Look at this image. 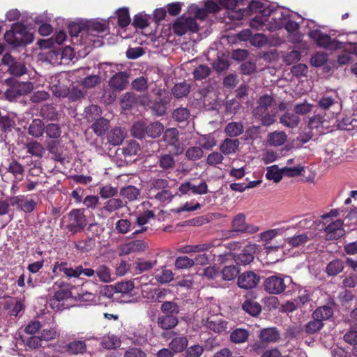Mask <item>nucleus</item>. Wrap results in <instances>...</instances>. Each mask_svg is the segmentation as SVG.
I'll list each match as a JSON object with an SVG mask.
<instances>
[{
  "instance_id": "obj_51",
  "label": "nucleus",
  "mask_w": 357,
  "mask_h": 357,
  "mask_svg": "<svg viewBox=\"0 0 357 357\" xmlns=\"http://www.w3.org/2000/svg\"><path fill=\"white\" fill-rule=\"evenodd\" d=\"M118 18V25L121 28L126 27L130 22L129 10L127 8H119L116 11Z\"/></svg>"
},
{
  "instance_id": "obj_55",
  "label": "nucleus",
  "mask_w": 357,
  "mask_h": 357,
  "mask_svg": "<svg viewBox=\"0 0 357 357\" xmlns=\"http://www.w3.org/2000/svg\"><path fill=\"white\" fill-rule=\"evenodd\" d=\"M84 113L89 122L93 121L100 117L101 109L96 105H91L85 109Z\"/></svg>"
},
{
  "instance_id": "obj_4",
  "label": "nucleus",
  "mask_w": 357,
  "mask_h": 357,
  "mask_svg": "<svg viewBox=\"0 0 357 357\" xmlns=\"http://www.w3.org/2000/svg\"><path fill=\"white\" fill-rule=\"evenodd\" d=\"M66 218L67 223L61 227L67 229L71 234L82 231L87 225V218L83 209H73L68 213Z\"/></svg>"
},
{
  "instance_id": "obj_8",
  "label": "nucleus",
  "mask_w": 357,
  "mask_h": 357,
  "mask_svg": "<svg viewBox=\"0 0 357 357\" xmlns=\"http://www.w3.org/2000/svg\"><path fill=\"white\" fill-rule=\"evenodd\" d=\"M264 3L252 1L249 3L248 7L245 9H240L238 11H231L230 14L231 18L234 20H241L246 17H252L253 15L264 13Z\"/></svg>"
},
{
  "instance_id": "obj_23",
  "label": "nucleus",
  "mask_w": 357,
  "mask_h": 357,
  "mask_svg": "<svg viewBox=\"0 0 357 357\" xmlns=\"http://www.w3.org/2000/svg\"><path fill=\"white\" fill-rule=\"evenodd\" d=\"M250 335V333L248 330L243 328H236L230 333L229 340L234 344H241L246 342Z\"/></svg>"
},
{
  "instance_id": "obj_49",
  "label": "nucleus",
  "mask_w": 357,
  "mask_h": 357,
  "mask_svg": "<svg viewBox=\"0 0 357 357\" xmlns=\"http://www.w3.org/2000/svg\"><path fill=\"white\" fill-rule=\"evenodd\" d=\"M3 307L9 310L10 316L17 317L21 311L24 310L25 305L23 301L18 300L15 303L6 302Z\"/></svg>"
},
{
  "instance_id": "obj_14",
  "label": "nucleus",
  "mask_w": 357,
  "mask_h": 357,
  "mask_svg": "<svg viewBox=\"0 0 357 357\" xmlns=\"http://www.w3.org/2000/svg\"><path fill=\"white\" fill-rule=\"evenodd\" d=\"M256 251V245L248 244L241 253L234 257L235 262L238 265H247L254 260V254Z\"/></svg>"
},
{
  "instance_id": "obj_15",
  "label": "nucleus",
  "mask_w": 357,
  "mask_h": 357,
  "mask_svg": "<svg viewBox=\"0 0 357 357\" xmlns=\"http://www.w3.org/2000/svg\"><path fill=\"white\" fill-rule=\"evenodd\" d=\"M86 27V36L87 37H96L100 33H104L108 26V23L105 20L102 21H88L84 23Z\"/></svg>"
},
{
  "instance_id": "obj_7",
  "label": "nucleus",
  "mask_w": 357,
  "mask_h": 357,
  "mask_svg": "<svg viewBox=\"0 0 357 357\" xmlns=\"http://www.w3.org/2000/svg\"><path fill=\"white\" fill-rule=\"evenodd\" d=\"M140 151V146L139 143L135 140L127 142L121 148H118L116 154L121 160H124L126 163L135 161L132 157L137 155Z\"/></svg>"
},
{
  "instance_id": "obj_50",
  "label": "nucleus",
  "mask_w": 357,
  "mask_h": 357,
  "mask_svg": "<svg viewBox=\"0 0 357 357\" xmlns=\"http://www.w3.org/2000/svg\"><path fill=\"white\" fill-rule=\"evenodd\" d=\"M120 195L131 202L137 199L139 190L133 185H128L121 189Z\"/></svg>"
},
{
  "instance_id": "obj_28",
  "label": "nucleus",
  "mask_w": 357,
  "mask_h": 357,
  "mask_svg": "<svg viewBox=\"0 0 357 357\" xmlns=\"http://www.w3.org/2000/svg\"><path fill=\"white\" fill-rule=\"evenodd\" d=\"M124 131L119 127H114L107 135V143L112 146H118L125 139Z\"/></svg>"
},
{
  "instance_id": "obj_11",
  "label": "nucleus",
  "mask_w": 357,
  "mask_h": 357,
  "mask_svg": "<svg viewBox=\"0 0 357 357\" xmlns=\"http://www.w3.org/2000/svg\"><path fill=\"white\" fill-rule=\"evenodd\" d=\"M58 351L69 355H84L87 352V345L85 340H75L65 346L59 345Z\"/></svg>"
},
{
  "instance_id": "obj_46",
  "label": "nucleus",
  "mask_w": 357,
  "mask_h": 357,
  "mask_svg": "<svg viewBox=\"0 0 357 357\" xmlns=\"http://www.w3.org/2000/svg\"><path fill=\"white\" fill-rule=\"evenodd\" d=\"M164 132V126L158 122H153L146 126V135L152 138L159 137Z\"/></svg>"
},
{
  "instance_id": "obj_24",
  "label": "nucleus",
  "mask_w": 357,
  "mask_h": 357,
  "mask_svg": "<svg viewBox=\"0 0 357 357\" xmlns=\"http://www.w3.org/2000/svg\"><path fill=\"white\" fill-rule=\"evenodd\" d=\"M147 248L146 243L142 240H135L130 241L122 247L121 251L124 255L133 252H141Z\"/></svg>"
},
{
  "instance_id": "obj_10",
  "label": "nucleus",
  "mask_w": 357,
  "mask_h": 357,
  "mask_svg": "<svg viewBox=\"0 0 357 357\" xmlns=\"http://www.w3.org/2000/svg\"><path fill=\"white\" fill-rule=\"evenodd\" d=\"M178 135V130L172 128L167 129L162 137L163 141L173 148V152L176 155L181 154L184 151L183 144L179 142Z\"/></svg>"
},
{
  "instance_id": "obj_62",
  "label": "nucleus",
  "mask_w": 357,
  "mask_h": 357,
  "mask_svg": "<svg viewBox=\"0 0 357 357\" xmlns=\"http://www.w3.org/2000/svg\"><path fill=\"white\" fill-rule=\"evenodd\" d=\"M195 261L187 256L178 257L175 261V266L177 269H187L193 266Z\"/></svg>"
},
{
  "instance_id": "obj_41",
  "label": "nucleus",
  "mask_w": 357,
  "mask_h": 357,
  "mask_svg": "<svg viewBox=\"0 0 357 357\" xmlns=\"http://www.w3.org/2000/svg\"><path fill=\"white\" fill-rule=\"evenodd\" d=\"M310 240L306 234L296 235L287 238V243L292 248H298L306 244Z\"/></svg>"
},
{
  "instance_id": "obj_19",
  "label": "nucleus",
  "mask_w": 357,
  "mask_h": 357,
  "mask_svg": "<svg viewBox=\"0 0 357 357\" xmlns=\"http://www.w3.org/2000/svg\"><path fill=\"white\" fill-rule=\"evenodd\" d=\"M158 166L165 172H171L176 167L174 155L171 153H161L158 157Z\"/></svg>"
},
{
  "instance_id": "obj_57",
  "label": "nucleus",
  "mask_w": 357,
  "mask_h": 357,
  "mask_svg": "<svg viewBox=\"0 0 357 357\" xmlns=\"http://www.w3.org/2000/svg\"><path fill=\"white\" fill-rule=\"evenodd\" d=\"M40 113L43 118L47 120H56L58 116L56 108L49 104L45 105L42 107Z\"/></svg>"
},
{
  "instance_id": "obj_16",
  "label": "nucleus",
  "mask_w": 357,
  "mask_h": 357,
  "mask_svg": "<svg viewBox=\"0 0 357 357\" xmlns=\"http://www.w3.org/2000/svg\"><path fill=\"white\" fill-rule=\"evenodd\" d=\"M343 221L340 219L336 220L326 227L324 231L326 233V239L337 240L344 235V230L342 228Z\"/></svg>"
},
{
  "instance_id": "obj_38",
  "label": "nucleus",
  "mask_w": 357,
  "mask_h": 357,
  "mask_svg": "<svg viewBox=\"0 0 357 357\" xmlns=\"http://www.w3.org/2000/svg\"><path fill=\"white\" fill-rule=\"evenodd\" d=\"M243 310L252 317L258 316L261 311V305L250 299H248L242 304Z\"/></svg>"
},
{
  "instance_id": "obj_31",
  "label": "nucleus",
  "mask_w": 357,
  "mask_h": 357,
  "mask_svg": "<svg viewBox=\"0 0 357 357\" xmlns=\"http://www.w3.org/2000/svg\"><path fill=\"white\" fill-rule=\"evenodd\" d=\"M287 135L283 131H274L267 135V143L271 146H280L287 140Z\"/></svg>"
},
{
  "instance_id": "obj_36",
  "label": "nucleus",
  "mask_w": 357,
  "mask_h": 357,
  "mask_svg": "<svg viewBox=\"0 0 357 357\" xmlns=\"http://www.w3.org/2000/svg\"><path fill=\"white\" fill-rule=\"evenodd\" d=\"M188 340L185 336L176 337L169 342V347L174 353H181L185 350Z\"/></svg>"
},
{
  "instance_id": "obj_56",
  "label": "nucleus",
  "mask_w": 357,
  "mask_h": 357,
  "mask_svg": "<svg viewBox=\"0 0 357 357\" xmlns=\"http://www.w3.org/2000/svg\"><path fill=\"white\" fill-rule=\"evenodd\" d=\"M324 325L321 320L313 319L305 325V331L307 334H314L319 332L324 327Z\"/></svg>"
},
{
  "instance_id": "obj_53",
  "label": "nucleus",
  "mask_w": 357,
  "mask_h": 357,
  "mask_svg": "<svg viewBox=\"0 0 357 357\" xmlns=\"http://www.w3.org/2000/svg\"><path fill=\"white\" fill-rule=\"evenodd\" d=\"M310 294L308 292L306 289H301L299 291V295L298 297L294 300V302L296 303V305L294 303H291L292 307H291V310H294L296 309L297 307L305 305V303H308L310 301Z\"/></svg>"
},
{
  "instance_id": "obj_44",
  "label": "nucleus",
  "mask_w": 357,
  "mask_h": 357,
  "mask_svg": "<svg viewBox=\"0 0 357 357\" xmlns=\"http://www.w3.org/2000/svg\"><path fill=\"white\" fill-rule=\"evenodd\" d=\"M160 310L163 314H172L178 316L181 311L180 306L174 301H165L160 306Z\"/></svg>"
},
{
  "instance_id": "obj_59",
  "label": "nucleus",
  "mask_w": 357,
  "mask_h": 357,
  "mask_svg": "<svg viewBox=\"0 0 357 357\" xmlns=\"http://www.w3.org/2000/svg\"><path fill=\"white\" fill-rule=\"evenodd\" d=\"M96 273L99 280L103 282H109L111 280V271L106 265H100L96 270Z\"/></svg>"
},
{
  "instance_id": "obj_12",
  "label": "nucleus",
  "mask_w": 357,
  "mask_h": 357,
  "mask_svg": "<svg viewBox=\"0 0 357 357\" xmlns=\"http://www.w3.org/2000/svg\"><path fill=\"white\" fill-rule=\"evenodd\" d=\"M260 281V277L252 271H246L239 275L238 285L241 289H250L255 288Z\"/></svg>"
},
{
  "instance_id": "obj_34",
  "label": "nucleus",
  "mask_w": 357,
  "mask_h": 357,
  "mask_svg": "<svg viewBox=\"0 0 357 357\" xmlns=\"http://www.w3.org/2000/svg\"><path fill=\"white\" fill-rule=\"evenodd\" d=\"M127 205V202H125L119 198H110L104 203L102 210L107 211L108 213H112L120 208H122Z\"/></svg>"
},
{
  "instance_id": "obj_30",
  "label": "nucleus",
  "mask_w": 357,
  "mask_h": 357,
  "mask_svg": "<svg viewBox=\"0 0 357 357\" xmlns=\"http://www.w3.org/2000/svg\"><path fill=\"white\" fill-rule=\"evenodd\" d=\"M244 126L242 122L232 121L228 123L224 129L225 135L230 138L236 137L243 133Z\"/></svg>"
},
{
  "instance_id": "obj_60",
  "label": "nucleus",
  "mask_w": 357,
  "mask_h": 357,
  "mask_svg": "<svg viewBox=\"0 0 357 357\" xmlns=\"http://www.w3.org/2000/svg\"><path fill=\"white\" fill-rule=\"evenodd\" d=\"M131 132L135 137L142 139L146 135V126L143 122H136L131 128Z\"/></svg>"
},
{
  "instance_id": "obj_40",
  "label": "nucleus",
  "mask_w": 357,
  "mask_h": 357,
  "mask_svg": "<svg viewBox=\"0 0 357 357\" xmlns=\"http://www.w3.org/2000/svg\"><path fill=\"white\" fill-rule=\"evenodd\" d=\"M190 88V84L183 82L175 84L172 89V92L175 98H181L188 95Z\"/></svg>"
},
{
  "instance_id": "obj_3",
  "label": "nucleus",
  "mask_w": 357,
  "mask_h": 357,
  "mask_svg": "<svg viewBox=\"0 0 357 357\" xmlns=\"http://www.w3.org/2000/svg\"><path fill=\"white\" fill-rule=\"evenodd\" d=\"M273 102V98L271 96L265 94L258 100V105L253 109V116L261 121L264 126L272 125L275 119V116L269 113L268 108Z\"/></svg>"
},
{
  "instance_id": "obj_52",
  "label": "nucleus",
  "mask_w": 357,
  "mask_h": 357,
  "mask_svg": "<svg viewBox=\"0 0 357 357\" xmlns=\"http://www.w3.org/2000/svg\"><path fill=\"white\" fill-rule=\"evenodd\" d=\"M268 19V17L264 13L257 14L251 17L250 25L253 29H262Z\"/></svg>"
},
{
  "instance_id": "obj_61",
  "label": "nucleus",
  "mask_w": 357,
  "mask_h": 357,
  "mask_svg": "<svg viewBox=\"0 0 357 357\" xmlns=\"http://www.w3.org/2000/svg\"><path fill=\"white\" fill-rule=\"evenodd\" d=\"M155 278L160 283H168L173 280L174 274L171 270L163 268L155 274Z\"/></svg>"
},
{
  "instance_id": "obj_33",
  "label": "nucleus",
  "mask_w": 357,
  "mask_h": 357,
  "mask_svg": "<svg viewBox=\"0 0 357 357\" xmlns=\"http://www.w3.org/2000/svg\"><path fill=\"white\" fill-rule=\"evenodd\" d=\"M110 122L109 120L100 117L95 120V122L91 125V129L93 132L98 137L105 135V132L109 128Z\"/></svg>"
},
{
  "instance_id": "obj_18",
  "label": "nucleus",
  "mask_w": 357,
  "mask_h": 357,
  "mask_svg": "<svg viewBox=\"0 0 357 357\" xmlns=\"http://www.w3.org/2000/svg\"><path fill=\"white\" fill-rule=\"evenodd\" d=\"M128 83V75L126 72L114 75L109 81V86L115 91L123 90Z\"/></svg>"
},
{
  "instance_id": "obj_43",
  "label": "nucleus",
  "mask_w": 357,
  "mask_h": 357,
  "mask_svg": "<svg viewBox=\"0 0 357 357\" xmlns=\"http://www.w3.org/2000/svg\"><path fill=\"white\" fill-rule=\"evenodd\" d=\"M27 153L31 155L36 157H42L45 152V149L42 144L37 141L31 140L25 145Z\"/></svg>"
},
{
  "instance_id": "obj_2",
  "label": "nucleus",
  "mask_w": 357,
  "mask_h": 357,
  "mask_svg": "<svg viewBox=\"0 0 357 357\" xmlns=\"http://www.w3.org/2000/svg\"><path fill=\"white\" fill-rule=\"evenodd\" d=\"M8 89L4 92L6 99L10 102L15 101L17 98L29 93L33 89L30 82H20L15 77H9L4 80Z\"/></svg>"
},
{
  "instance_id": "obj_42",
  "label": "nucleus",
  "mask_w": 357,
  "mask_h": 357,
  "mask_svg": "<svg viewBox=\"0 0 357 357\" xmlns=\"http://www.w3.org/2000/svg\"><path fill=\"white\" fill-rule=\"evenodd\" d=\"M101 344L106 349H115L121 344V340L114 335L103 337Z\"/></svg>"
},
{
  "instance_id": "obj_27",
  "label": "nucleus",
  "mask_w": 357,
  "mask_h": 357,
  "mask_svg": "<svg viewBox=\"0 0 357 357\" xmlns=\"http://www.w3.org/2000/svg\"><path fill=\"white\" fill-rule=\"evenodd\" d=\"M219 248L217 247V249H211L208 252H204L202 254L197 255L195 259V264L197 265H205L209 263L211 261H215V257L221 256V253L218 251Z\"/></svg>"
},
{
  "instance_id": "obj_45",
  "label": "nucleus",
  "mask_w": 357,
  "mask_h": 357,
  "mask_svg": "<svg viewBox=\"0 0 357 357\" xmlns=\"http://www.w3.org/2000/svg\"><path fill=\"white\" fill-rule=\"evenodd\" d=\"M61 272L68 278H79V265L73 267L70 264L64 261L61 264Z\"/></svg>"
},
{
  "instance_id": "obj_63",
  "label": "nucleus",
  "mask_w": 357,
  "mask_h": 357,
  "mask_svg": "<svg viewBox=\"0 0 357 357\" xmlns=\"http://www.w3.org/2000/svg\"><path fill=\"white\" fill-rule=\"evenodd\" d=\"M24 345L31 349H37L42 347V339L40 336L31 335L22 339Z\"/></svg>"
},
{
  "instance_id": "obj_22",
  "label": "nucleus",
  "mask_w": 357,
  "mask_h": 357,
  "mask_svg": "<svg viewBox=\"0 0 357 357\" xmlns=\"http://www.w3.org/2000/svg\"><path fill=\"white\" fill-rule=\"evenodd\" d=\"M74 247L78 252L87 253L96 247V239L94 237H86L79 239L73 243Z\"/></svg>"
},
{
  "instance_id": "obj_48",
  "label": "nucleus",
  "mask_w": 357,
  "mask_h": 357,
  "mask_svg": "<svg viewBox=\"0 0 357 357\" xmlns=\"http://www.w3.org/2000/svg\"><path fill=\"white\" fill-rule=\"evenodd\" d=\"M282 168L279 169L277 165H273L267 167L266 178L268 180H273L275 183H278L282 180Z\"/></svg>"
},
{
  "instance_id": "obj_13",
  "label": "nucleus",
  "mask_w": 357,
  "mask_h": 357,
  "mask_svg": "<svg viewBox=\"0 0 357 357\" xmlns=\"http://www.w3.org/2000/svg\"><path fill=\"white\" fill-rule=\"evenodd\" d=\"M2 61L4 64L9 66L8 72L15 77H20L26 73L25 65L22 62L15 61L10 54H6Z\"/></svg>"
},
{
  "instance_id": "obj_21",
  "label": "nucleus",
  "mask_w": 357,
  "mask_h": 357,
  "mask_svg": "<svg viewBox=\"0 0 357 357\" xmlns=\"http://www.w3.org/2000/svg\"><path fill=\"white\" fill-rule=\"evenodd\" d=\"M309 36L319 47L328 48L331 45V38L318 29L310 31L309 32Z\"/></svg>"
},
{
  "instance_id": "obj_37",
  "label": "nucleus",
  "mask_w": 357,
  "mask_h": 357,
  "mask_svg": "<svg viewBox=\"0 0 357 357\" xmlns=\"http://www.w3.org/2000/svg\"><path fill=\"white\" fill-rule=\"evenodd\" d=\"M344 268L343 261L336 259L330 261L326 268V273L328 276H336L340 273Z\"/></svg>"
},
{
  "instance_id": "obj_25",
  "label": "nucleus",
  "mask_w": 357,
  "mask_h": 357,
  "mask_svg": "<svg viewBox=\"0 0 357 357\" xmlns=\"http://www.w3.org/2000/svg\"><path fill=\"white\" fill-rule=\"evenodd\" d=\"M178 324V317L172 314L161 315L158 319V326L162 330H171Z\"/></svg>"
},
{
  "instance_id": "obj_54",
  "label": "nucleus",
  "mask_w": 357,
  "mask_h": 357,
  "mask_svg": "<svg viewBox=\"0 0 357 357\" xmlns=\"http://www.w3.org/2000/svg\"><path fill=\"white\" fill-rule=\"evenodd\" d=\"M239 273V269L234 265L225 266L220 273V277L224 280H234Z\"/></svg>"
},
{
  "instance_id": "obj_64",
  "label": "nucleus",
  "mask_w": 357,
  "mask_h": 357,
  "mask_svg": "<svg viewBox=\"0 0 357 357\" xmlns=\"http://www.w3.org/2000/svg\"><path fill=\"white\" fill-rule=\"evenodd\" d=\"M204 349L200 344H194L189 347H186L185 350V357H200Z\"/></svg>"
},
{
  "instance_id": "obj_26",
  "label": "nucleus",
  "mask_w": 357,
  "mask_h": 357,
  "mask_svg": "<svg viewBox=\"0 0 357 357\" xmlns=\"http://www.w3.org/2000/svg\"><path fill=\"white\" fill-rule=\"evenodd\" d=\"M228 322L221 318L213 317L208 318L206 321V327L215 333H220L227 328Z\"/></svg>"
},
{
  "instance_id": "obj_20",
  "label": "nucleus",
  "mask_w": 357,
  "mask_h": 357,
  "mask_svg": "<svg viewBox=\"0 0 357 357\" xmlns=\"http://www.w3.org/2000/svg\"><path fill=\"white\" fill-rule=\"evenodd\" d=\"M239 145V139L227 137L220 144L219 150L223 155H229L237 151Z\"/></svg>"
},
{
  "instance_id": "obj_47",
  "label": "nucleus",
  "mask_w": 357,
  "mask_h": 357,
  "mask_svg": "<svg viewBox=\"0 0 357 357\" xmlns=\"http://www.w3.org/2000/svg\"><path fill=\"white\" fill-rule=\"evenodd\" d=\"M190 116V113L187 107H178L172 112V118L178 123H185Z\"/></svg>"
},
{
  "instance_id": "obj_5",
  "label": "nucleus",
  "mask_w": 357,
  "mask_h": 357,
  "mask_svg": "<svg viewBox=\"0 0 357 357\" xmlns=\"http://www.w3.org/2000/svg\"><path fill=\"white\" fill-rule=\"evenodd\" d=\"M285 280L289 282L291 279L289 276L282 277L278 275L268 277L264 284V289L271 294H280L284 291L287 288Z\"/></svg>"
},
{
  "instance_id": "obj_9",
  "label": "nucleus",
  "mask_w": 357,
  "mask_h": 357,
  "mask_svg": "<svg viewBox=\"0 0 357 357\" xmlns=\"http://www.w3.org/2000/svg\"><path fill=\"white\" fill-rule=\"evenodd\" d=\"M232 233L240 232V233H248L255 234L259 231L258 227L247 224L245 222V214L240 213L235 215L231 222Z\"/></svg>"
},
{
  "instance_id": "obj_39",
  "label": "nucleus",
  "mask_w": 357,
  "mask_h": 357,
  "mask_svg": "<svg viewBox=\"0 0 357 357\" xmlns=\"http://www.w3.org/2000/svg\"><path fill=\"white\" fill-rule=\"evenodd\" d=\"M45 125L43 121L38 119H33L30 124L28 132L33 137L38 138L43 135Z\"/></svg>"
},
{
  "instance_id": "obj_32",
  "label": "nucleus",
  "mask_w": 357,
  "mask_h": 357,
  "mask_svg": "<svg viewBox=\"0 0 357 357\" xmlns=\"http://www.w3.org/2000/svg\"><path fill=\"white\" fill-rule=\"evenodd\" d=\"M333 315V309L331 306L326 305L317 307L312 313L313 319H318L322 322L331 318Z\"/></svg>"
},
{
  "instance_id": "obj_17",
  "label": "nucleus",
  "mask_w": 357,
  "mask_h": 357,
  "mask_svg": "<svg viewBox=\"0 0 357 357\" xmlns=\"http://www.w3.org/2000/svg\"><path fill=\"white\" fill-rule=\"evenodd\" d=\"M258 337L268 345L278 342L280 339V333L276 327L264 328L259 331Z\"/></svg>"
},
{
  "instance_id": "obj_6",
  "label": "nucleus",
  "mask_w": 357,
  "mask_h": 357,
  "mask_svg": "<svg viewBox=\"0 0 357 357\" xmlns=\"http://www.w3.org/2000/svg\"><path fill=\"white\" fill-rule=\"evenodd\" d=\"M172 29L175 34L181 36L188 31L192 33L197 32L199 26L195 19L181 17L174 22Z\"/></svg>"
},
{
  "instance_id": "obj_1",
  "label": "nucleus",
  "mask_w": 357,
  "mask_h": 357,
  "mask_svg": "<svg viewBox=\"0 0 357 357\" xmlns=\"http://www.w3.org/2000/svg\"><path fill=\"white\" fill-rule=\"evenodd\" d=\"M5 40L14 47H20L32 43L33 36L22 23H15L11 29L4 34Z\"/></svg>"
},
{
  "instance_id": "obj_35",
  "label": "nucleus",
  "mask_w": 357,
  "mask_h": 357,
  "mask_svg": "<svg viewBox=\"0 0 357 357\" xmlns=\"http://www.w3.org/2000/svg\"><path fill=\"white\" fill-rule=\"evenodd\" d=\"M301 121L298 115L291 112H285L280 118V123L289 128H296Z\"/></svg>"
},
{
  "instance_id": "obj_58",
  "label": "nucleus",
  "mask_w": 357,
  "mask_h": 357,
  "mask_svg": "<svg viewBox=\"0 0 357 357\" xmlns=\"http://www.w3.org/2000/svg\"><path fill=\"white\" fill-rule=\"evenodd\" d=\"M204 151L199 146H191L185 151V157L188 160L195 161L202 158Z\"/></svg>"
},
{
  "instance_id": "obj_29",
  "label": "nucleus",
  "mask_w": 357,
  "mask_h": 357,
  "mask_svg": "<svg viewBox=\"0 0 357 357\" xmlns=\"http://www.w3.org/2000/svg\"><path fill=\"white\" fill-rule=\"evenodd\" d=\"M71 296L72 292L69 289H59L54 293L53 298L50 300V305L52 309L56 308L57 310H59L61 307L57 303L70 298Z\"/></svg>"
}]
</instances>
